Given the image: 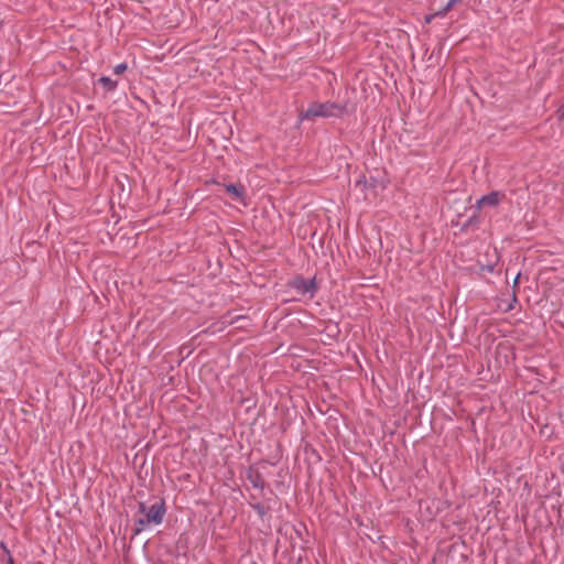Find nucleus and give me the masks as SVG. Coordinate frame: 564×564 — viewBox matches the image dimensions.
Returning a JSON list of instances; mask_svg holds the SVG:
<instances>
[{
  "label": "nucleus",
  "instance_id": "nucleus-1",
  "mask_svg": "<svg viewBox=\"0 0 564 564\" xmlns=\"http://www.w3.org/2000/svg\"><path fill=\"white\" fill-rule=\"evenodd\" d=\"M345 110L344 106L339 104L326 102H312L305 111H301L299 118L303 120H313L315 118H328L340 116Z\"/></svg>",
  "mask_w": 564,
  "mask_h": 564
},
{
  "label": "nucleus",
  "instance_id": "nucleus-2",
  "mask_svg": "<svg viewBox=\"0 0 564 564\" xmlns=\"http://www.w3.org/2000/svg\"><path fill=\"white\" fill-rule=\"evenodd\" d=\"M139 511L143 517L135 523V533L141 532L147 525L162 523L166 510L164 502L161 501L153 503L150 508H147L144 502H140Z\"/></svg>",
  "mask_w": 564,
  "mask_h": 564
},
{
  "label": "nucleus",
  "instance_id": "nucleus-3",
  "mask_svg": "<svg viewBox=\"0 0 564 564\" xmlns=\"http://www.w3.org/2000/svg\"><path fill=\"white\" fill-rule=\"evenodd\" d=\"M292 286L295 290L300 291L302 294L313 293L316 290L314 280H305L302 276L295 278L294 281L292 282Z\"/></svg>",
  "mask_w": 564,
  "mask_h": 564
},
{
  "label": "nucleus",
  "instance_id": "nucleus-4",
  "mask_svg": "<svg viewBox=\"0 0 564 564\" xmlns=\"http://www.w3.org/2000/svg\"><path fill=\"white\" fill-rule=\"evenodd\" d=\"M505 198V194L500 193V192H491L485 196H482L477 205L478 207H481V206H497L502 199Z\"/></svg>",
  "mask_w": 564,
  "mask_h": 564
},
{
  "label": "nucleus",
  "instance_id": "nucleus-5",
  "mask_svg": "<svg viewBox=\"0 0 564 564\" xmlns=\"http://www.w3.org/2000/svg\"><path fill=\"white\" fill-rule=\"evenodd\" d=\"M227 193L234 195L238 199H242L245 195V187L242 185L229 184L226 185Z\"/></svg>",
  "mask_w": 564,
  "mask_h": 564
},
{
  "label": "nucleus",
  "instance_id": "nucleus-6",
  "mask_svg": "<svg viewBox=\"0 0 564 564\" xmlns=\"http://www.w3.org/2000/svg\"><path fill=\"white\" fill-rule=\"evenodd\" d=\"M99 83L106 87L108 90H113L116 89L117 87V82L116 80H112L111 78L109 77H106V76H102L100 79H99Z\"/></svg>",
  "mask_w": 564,
  "mask_h": 564
},
{
  "label": "nucleus",
  "instance_id": "nucleus-7",
  "mask_svg": "<svg viewBox=\"0 0 564 564\" xmlns=\"http://www.w3.org/2000/svg\"><path fill=\"white\" fill-rule=\"evenodd\" d=\"M241 319H245V317L242 316H237L235 318L230 317L229 315H225L221 317V324L223 325H232L235 323H237L238 321H241Z\"/></svg>",
  "mask_w": 564,
  "mask_h": 564
},
{
  "label": "nucleus",
  "instance_id": "nucleus-8",
  "mask_svg": "<svg viewBox=\"0 0 564 564\" xmlns=\"http://www.w3.org/2000/svg\"><path fill=\"white\" fill-rule=\"evenodd\" d=\"M459 0H449L447 4L440 11L436 12V15H446V13L458 2Z\"/></svg>",
  "mask_w": 564,
  "mask_h": 564
},
{
  "label": "nucleus",
  "instance_id": "nucleus-9",
  "mask_svg": "<svg viewBox=\"0 0 564 564\" xmlns=\"http://www.w3.org/2000/svg\"><path fill=\"white\" fill-rule=\"evenodd\" d=\"M126 69H127V64L126 63H121V64H118V65L115 66L113 72H115V74L120 75L123 72H126Z\"/></svg>",
  "mask_w": 564,
  "mask_h": 564
},
{
  "label": "nucleus",
  "instance_id": "nucleus-10",
  "mask_svg": "<svg viewBox=\"0 0 564 564\" xmlns=\"http://www.w3.org/2000/svg\"><path fill=\"white\" fill-rule=\"evenodd\" d=\"M435 17H437V15H436V12H435V13H433V14H429V15H426V17H425V22H426V23H431V22H432V20H433Z\"/></svg>",
  "mask_w": 564,
  "mask_h": 564
},
{
  "label": "nucleus",
  "instance_id": "nucleus-11",
  "mask_svg": "<svg viewBox=\"0 0 564 564\" xmlns=\"http://www.w3.org/2000/svg\"><path fill=\"white\" fill-rule=\"evenodd\" d=\"M8 564H14L13 558L11 556L8 560Z\"/></svg>",
  "mask_w": 564,
  "mask_h": 564
}]
</instances>
